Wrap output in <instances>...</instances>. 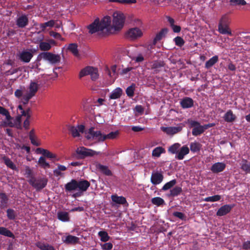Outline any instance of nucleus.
<instances>
[{"instance_id": "nucleus-45", "label": "nucleus", "mask_w": 250, "mask_h": 250, "mask_svg": "<svg viewBox=\"0 0 250 250\" xmlns=\"http://www.w3.org/2000/svg\"><path fill=\"white\" fill-rule=\"evenodd\" d=\"M165 152V149L161 146L156 147L152 151V155L154 157H159Z\"/></svg>"}, {"instance_id": "nucleus-23", "label": "nucleus", "mask_w": 250, "mask_h": 250, "mask_svg": "<svg viewBox=\"0 0 250 250\" xmlns=\"http://www.w3.org/2000/svg\"><path fill=\"white\" fill-rule=\"evenodd\" d=\"M62 241L67 245H75L80 243L79 238L71 235H68L64 240L62 239Z\"/></svg>"}, {"instance_id": "nucleus-60", "label": "nucleus", "mask_w": 250, "mask_h": 250, "mask_svg": "<svg viewBox=\"0 0 250 250\" xmlns=\"http://www.w3.org/2000/svg\"><path fill=\"white\" fill-rule=\"evenodd\" d=\"M188 123L189 125V127H193L194 128L195 126H198L200 124L199 122L195 121H193L191 120H188Z\"/></svg>"}, {"instance_id": "nucleus-58", "label": "nucleus", "mask_w": 250, "mask_h": 250, "mask_svg": "<svg viewBox=\"0 0 250 250\" xmlns=\"http://www.w3.org/2000/svg\"><path fill=\"white\" fill-rule=\"evenodd\" d=\"M7 125L11 127L15 126L17 129H22L21 123L14 124L11 121L8 122Z\"/></svg>"}, {"instance_id": "nucleus-17", "label": "nucleus", "mask_w": 250, "mask_h": 250, "mask_svg": "<svg viewBox=\"0 0 250 250\" xmlns=\"http://www.w3.org/2000/svg\"><path fill=\"white\" fill-rule=\"evenodd\" d=\"M96 169L106 176H112V172L106 166L103 165L100 163H97L95 165Z\"/></svg>"}, {"instance_id": "nucleus-41", "label": "nucleus", "mask_w": 250, "mask_h": 250, "mask_svg": "<svg viewBox=\"0 0 250 250\" xmlns=\"http://www.w3.org/2000/svg\"><path fill=\"white\" fill-rule=\"evenodd\" d=\"M98 235L100 237L101 240L104 242L108 241L110 238L107 232L105 231H99L98 232Z\"/></svg>"}, {"instance_id": "nucleus-27", "label": "nucleus", "mask_w": 250, "mask_h": 250, "mask_svg": "<svg viewBox=\"0 0 250 250\" xmlns=\"http://www.w3.org/2000/svg\"><path fill=\"white\" fill-rule=\"evenodd\" d=\"M8 197L5 193L0 192V208H4L8 206Z\"/></svg>"}, {"instance_id": "nucleus-52", "label": "nucleus", "mask_w": 250, "mask_h": 250, "mask_svg": "<svg viewBox=\"0 0 250 250\" xmlns=\"http://www.w3.org/2000/svg\"><path fill=\"white\" fill-rule=\"evenodd\" d=\"M7 216L9 220H13L16 219V213L15 211L12 208H8L6 210Z\"/></svg>"}, {"instance_id": "nucleus-25", "label": "nucleus", "mask_w": 250, "mask_h": 250, "mask_svg": "<svg viewBox=\"0 0 250 250\" xmlns=\"http://www.w3.org/2000/svg\"><path fill=\"white\" fill-rule=\"evenodd\" d=\"M167 29L166 28L161 29V31L156 34L155 38L153 41V44L155 45L157 42L162 40V38H164L167 34Z\"/></svg>"}, {"instance_id": "nucleus-42", "label": "nucleus", "mask_w": 250, "mask_h": 250, "mask_svg": "<svg viewBox=\"0 0 250 250\" xmlns=\"http://www.w3.org/2000/svg\"><path fill=\"white\" fill-rule=\"evenodd\" d=\"M180 145L179 143H175L169 147L168 151L172 154H177L180 148Z\"/></svg>"}, {"instance_id": "nucleus-49", "label": "nucleus", "mask_w": 250, "mask_h": 250, "mask_svg": "<svg viewBox=\"0 0 250 250\" xmlns=\"http://www.w3.org/2000/svg\"><path fill=\"white\" fill-rule=\"evenodd\" d=\"M118 131L111 132L107 135H104V141L106 139H114L116 138L119 135Z\"/></svg>"}, {"instance_id": "nucleus-24", "label": "nucleus", "mask_w": 250, "mask_h": 250, "mask_svg": "<svg viewBox=\"0 0 250 250\" xmlns=\"http://www.w3.org/2000/svg\"><path fill=\"white\" fill-rule=\"evenodd\" d=\"M116 65H113L111 66L110 69L107 67H106L105 68L106 72L107 73L108 75L113 80V82L118 77V73L116 72Z\"/></svg>"}, {"instance_id": "nucleus-47", "label": "nucleus", "mask_w": 250, "mask_h": 250, "mask_svg": "<svg viewBox=\"0 0 250 250\" xmlns=\"http://www.w3.org/2000/svg\"><path fill=\"white\" fill-rule=\"evenodd\" d=\"M151 203L153 205L160 206L165 204L164 200L161 197H154L151 199Z\"/></svg>"}, {"instance_id": "nucleus-57", "label": "nucleus", "mask_w": 250, "mask_h": 250, "mask_svg": "<svg viewBox=\"0 0 250 250\" xmlns=\"http://www.w3.org/2000/svg\"><path fill=\"white\" fill-rule=\"evenodd\" d=\"M0 114L6 116V118L8 121V122L11 121L13 119V118L10 115L8 110H0Z\"/></svg>"}, {"instance_id": "nucleus-10", "label": "nucleus", "mask_w": 250, "mask_h": 250, "mask_svg": "<svg viewBox=\"0 0 250 250\" xmlns=\"http://www.w3.org/2000/svg\"><path fill=\"white\" fill-rule=\"evenodd\" d=\"M85 127L83 125H78L77 126L73 125H69L68 129L71 134L72 136L74 137H77L80 136V132L83 133Z\"/></svg>"}, {"instance_id": "nucleus-48", "label": "nucleus", "mask_w": 250, "mask_h": 250, "mask_svg": "<svg viewBox=\"0 0 250 250\" xmlns=\"http://www.w3.org/2000/svg\"><path fill=\"white\" fill-rule=\"evenodd\" d=\"M111 2H117L123 4H130L136 3V0H109Z\"/></svg>"}, {"instance_id": "nucleus-7", "label": "nucleus", "mask_w": 250, "mask_h": 250, "mask_svg": "<svg viewBox=\"0 0 250 250\" xmlns=\"http://www.w3.org/2000/svg\"><path fill=\"white\" fill-rule=\"evenodd\" d=\"M76 153L79 155V158L82 159L100 154V152H97L83 146L78 147L76 150Z\"/></svg>"}, {"instance_id": "nucleus-50", "label": "nucleus", "mask_w": 250, "mask_h": 250, "mask_svg": "<svg viewBox=\"0 0 250 250\" xmlns=\"http://www.w3.org/2000/svg\"><path fill=\"white\" fill-rule=\"evenodd\" d=\"M58 218L62 221H67L69 220L68 213L66 212H59L58 213Z\"/></svg>"}, {"instance_id": "nucleus-5", "label": "nucleus", "mask_w": 250, "mask_h": 250, "mask_svg": "<svg viewBox=\"0 0 250 250\" xmlns=\"http://www.w3.org/2000/svg\"><path fill=\"white\" fill-rule=\"evenodd\" d=\"M28 182L34 188L39 191L45 187L48 180L46 178H44L36 179L34 177H31V178Z\"/></svg>"}, {"instance_id": "nucleus-37", "label": "nucleus", "mask_w": 250, "mask_h": 250, "mask_svg": "<svg viewBox=\"0 0 250 250\" xmlns=\"http://www.w3.org/2000/svg\"><path fill=\"white\" fill-rule=\"evenodd\" d=\"M3 160L4 164L7 166V167L13 170L16 169V166L9 158L4 156L3 157Z\"/></svg>"}, {"instance_id": "nucleus-62", "label": "nucleus", "mask_w": 250, "mask_h": 250, "mask_svg": "<svg viewBox=\"0 0 250 250\" xmlns=\"http://www.w3.org/2000/svg\"><path fill=\"white\" fill-rule=\"evenodd\" d=\"M113 247V245L111 243H106L104 244L102 246V248L103 250H110Z\"/></svg>"}, {"instance_id": "nucleus-1", "label": "nucleus", "mask_w": 250, "mask_h": 250, "mask_svg": "<svg viewBox=\"0 0 250 250\" xmlns=\"http://www.w3.org/2000/svg\"><path fill=\"white\" fill-rule=\"evenodd\" d=\"M39 48L41 51L44 52L38 55L37 61H41L43 60L48 61L51 64H56L60 62L61 58L60 55L48 52L51 48V45L49 43L41 41L39 43Z\"/></svg>"}, {"instance_id": "nucleus-31", "label": "nucleus", "mask_w": 250, "mask_h": 250, "mask_svg": "<svg viewBox=\"0 0 250 250\" xmlns=\"http://www.w3.org/2000/svg\"><path fill=\"white\" fill-rule=\"evenodd\" d=\"M111 23V18L109 16L104 17L100 21V24L103 30L110 26Z\"/></svg>"}, {"instance_id": "nucleus-39", "label": "nucleus", "mask_w": 250, "mask_h": 250, "mask_svg": "<svg viewBox=\"0 0 250 250\" xmlns=\"http://www.w3.org/2000/svg\"><path fill=\"white\" fill-rule=\"evenodd\" d=\"M204 130L202 125H200L198 126H195L193 128L192 131V134L193 135L197 136L203 133L204 132Z\"/></svg>"}, {"instance_id": "nucleus-14", "label": "nucleus", "mask_w": 250, "mask_h": 250, "mask_svg": "<svg viewBox=\"0 0 250 250\" xmlns=\"http://www.w3.org/2000/svg\"><path fill=\"white\" fill-rule=\"evenodd\" d=\"M164 179V176L159 171L153 172L151 174L150 181L153 185H156L160 184Z\"/></svg>"}, {"instance_id": "nucleus-20", "label": "nucleus", "mask_w": 250, "mask_h": 250, "mask_svg": "<svg viewBox=\"0 0 250 250\" xmlns=\"http://www.w3.org/2000/svg\"><path fill=\"white\" fill-rule=\"evenodd\" d=\"M66 192H72L77 190V180L72 179L64 186Z\"/></svg>"}, {"instance_id": "nucleus-44", "label": "nucleus", "mask_w": 250, "mask_h": 250, "mask_svg": "<svg viewBox=\"0 0 250 250\" xmlns=\"http://www.w3.org/2000/svg\"><path fill=\"white\" fill-rule=\"evenodd\" d=\"M29 93L33 94L35 95V93L38 90L39 85L37 83L34 82H31L29 86Z\"/></svg>"}, {"instance_id": "nucleus-64", "label": "nucleus", "mask_w": 250, "mask_h": 250, "mask_svg": "<svg viewBox=\"0 0 250 250\" xmlns=\"http://www.w3.org/2000/svg\"><path fill=\"white\" fill-rule=\"evenodd\" d=\"M45 245L46 244L41 242H38L35 244L36 246L41 250H44L45 249Z\"/></svg>"}, {"instance_id": "nucleus-55", "label": "nucleus", "mask_w": 250, "mask_h": 250, "mask_svg": "<svg viewBox=\"0 0 250 250\" xmlns=\"http://www.w3.org/2000/svg\"><path fill=\"white\" fill-rule=\"evenodd\" d=\"M174 41L175 44L179 47H182L183 46L185 42L183 39L179 36L175 37L174 39Z\"/></svg>"}, {"instance_id": "nucleus-12", "label": "nucleus", "mask_w": 250, "mask_h": 250, "mask_svg": "<svg viewBox=\"0 0 250 250\" xmlns=\"http://www.w3.org/2000/svg\"><path fill=\"white\" fill-rule=\"evenodd\" d=\"M165 64V62L163 61H154L151 63V69L154 70L155 73L157 74L162 70Z\"/></svg>"}, {"instance_id": "nucleus-13", "label": "nucleus", "mask_w": 250, "mask_h": 250, "mask_svg": "<svg viewBox=\"0 0 250 250\" xmlns=\"http://www.w3.org/2000/svg\"><path fill=\"white\" fill-rule=\"evenodd\" d=\"M16 22V25L19 28H24L29 23V20L27 16L25 14H22L17 19Z\"/></svg>"}, {"instance_id": "nucleus-6", "label": "nucleus", "mask_w": 250, "mask_h": 250, "mask_svg": "<svg viewBox=\"0 0 250 250\" xmlns=\"http://www.w3.org/2000/svg\"><path fill=\"white\" fill-rule=\"evenodd\" d=\"M85 138L87 140H95L97 142L104 141V135L100 131H94V127L90 128L85 133Z\"/></svg>"}, {"instance_id": "nucleus-11", "label": "nucleus", "mask_w": 250, "mask_h": 250, "mask_svg": "<svg viewBox=\"0 0 250 250\" xmlns=\"http://www.w3.org/2000/svg\"><path fill=\"white\" fill-rule=\"evenodd\" d=\"M89 30V33L93 34L99 31H103L102 27L100 24V21L99 19H96L94 21L87 26Z\"/></svg>"}, {"instance_id": "nucleus-61", "label": "nucleus", "mask_w": 250, "mask_h": 250, "mask_svg": "<svg viewBox=\"0 0 250 250\" xmlns=\"http://www.w3.org/2000/svg\"><path fill=\"white\" fill-rule=\"evenodd\" d=\"M173 216L176 217L180 219L184 220L185 218V215L184 213L181 212L175 211L173 213Z\"/></svg>"}, {"instance_id": "nucleus-34", "label": "nucleus", "mask_w": 250, "mask_h": 250, "mask_svg": "<svg viewBox=\"0 0 250 250\" xmlns=\"http://www.w3.org/2000/svg\"><path fill=\"white\" fill-rule=\"evenodd\" d=\"M112 200L117 203L119 204L124 205L126 203V200L125 198L123 196H118L117 195H112L111 196Z\"/></svg>"}, {"instance_id": "nucleus-30", "label": "nucleus", "mask_w": 250, "mask_h": 250, "mask_svg": "<svg viewBox=\"0 0 250 250\" xmlns=\"http://www.w3.org/2000/svg\"><path fill=\"white\" fill-rule=\"evenodd\" d=\"M241 165V169L242 171H244L245 173H250V162H248L247 160L243 159Z\"/></svg>"}, {"instance_id": "nucleus-33", "label": "nucleus", "mask_w": 250, "mask_h": 250, "mask_svg": "<svg viewBox=\"0 0 250 250\" xmlns=\"http://www.w3.org/2000/svg\"><path fill=\"white\" fill-rule=\"evenodd\" d=\"M0 234L15 238L14 234L10 230L4 227H0Z\"/></svg>"}, {"instance_id": "nucleus-22", "label": "nucleus", "mask_w": 250, "mask_h": 250, "mask_svg": "<svg viewBox=\"0 0 250 250\" xmlns=\"http://www.w3.org/2000/svg\"><path fill=\"white\" fill-rule=\"evenodd\" d=\"M189 152V149L188 146H184L179 148L175 158L178 160H182L184 159V156L188 154Z\"/></svg>"}, {"instance_id": "nucleus-38", "label": "nucleus", "mask_w": 250, "mask_h": 250, "mask_svg": "<svg viewBox=\"0 0 250 250\" xmlns=\"http://www.w3.org/2000/svg\"><path fill=\"white\" fill-rule=\"evenodd\" d=\"M229 2L231 6H244L247 4L245 0H229Z\"/></svg>"}, {"instance_id": "nucleus-36", "label": "nucleus", "mask_w": 250, "mask_h": 250, "mask_svg": "<svg viewBox=\"0 0 250 250\" xmlns=\"http://www.w3.org/2000/svg\"><path fill=\"white\" fill-rule=\"evenodd\" d=\"M177 183L176 179H173L164 185L162 187L161 190L167 191L168 189H171V188L173 187Z\"/></svg>"}, {"instance_id": "nucleus-43", "label": "nucleus", "mask_w": 250, "mask_h": 250, "mask_svg": "<svg viewBox=\"0 0 250 250\" xmlns=\"http://www.w3.org/2000/svg\"><path fill=\"white\" fill-rule=\"evenodd\" d=\"M38 164L43 168H50V167L49 164L46 161L45 158L42 156L39 158Z\"/></svg>"}, {"instance_id": "nucleus-26", "label": "nucleus", "mask_w": 250, "mask_h": 250, "mask_svg": "<svg viewBox=\"0 0 250 250\" xmlns=\"http://www.w3.org/2000/svg\"><path fill=\"white\" fill-rule=\"evenodd\" d=\"M36 152L38 153L42 154L44 157L48 158H56V155L50 152L47 149H43L42 148L39 147L36 149Z\"/></svg>"}, {"instance_id": "nucleus-46", "label": "nucleus", "mask_w": 250, "mask_h": 250, "mask_svg": "<svg viewBox=\"0 0 250 250\" xmlns=\"http://www.w3.org/2000/svg\"><path fill=\"white\" fill-rule=\"evenodd\" d=\"M78 45L76 43H71L68 47V49L74 55L78 56L79 55L78 50L77 49Z\"/></svg>"}, {"instance_id": "nucleus-3", "label": "nucleus", "mask_w": 250, "mask_h": 250, "mask_svg": "<svg viewBox=\"0 0 250 250\" xmlns=\"http://www.w3.org/2000/svg\"><path fill=\"white\" fill-rule=\"evenodd\" d=\"M125 17L123 13L116 11L113 14L112 25L116 30L122 29L124 26Z\"/></svg>"}, {"instance_id": "nucleus-8", "label": "nucleus", "mask_w": 250, "mask_h": 250, "mask_svg": "<svg viewBox=\"0 0 250 250\" xmlns=\"http://www.w3.org/2000/svg\"><path fill=\"white\" fill-rule=\"evenodd\" d=\"M90 186V184L89 182L86 180L83 179L77 181V190H78L79 192L74 194L73 197L76 198V197L81 196L82 193L86 191Z\"/></svg>"}, {"instance_id": "nucleus-28", "label": "nucleus", "mask_w": 250, "mask_h": 250, "mask_svg": "<svg viewBox=\"0 0 250 250\" xmlns=\"http://www.w3.org/2000/svg\"><path fill=\"white\" fill-rule=\"evenodd\" d=\"M182 188L181 187L176 186L170 190V192L167 194L168 197H173L177 196L181 194L182 192Z\"/></svg>"}, {"instance_id": "nucleus-32", "label": "nucleus", "mask_w": 250, "mask_h": 250, "mask_svg": "<svg viewBox=\"0 0 250 250\" xmlns=\"http://www.w3.org/2000/svg\"><path fill=\"white\" fill-rule=\"evenodd\" d=\"M218 61V57L217 55L213 56L205 63V67L207 69L210 68Z\"/></svg>"}, {"instance_id": "nucleus-51", "label": "nucleus", "mask_w": 250, "mask_h": 250, "mask_svg": "<svg viewBox=\"0 0 250 250\" xmlns=\"http://www.w3.org/2000/svg\"><path fill=\"white\" fill-rule=\"evenodd\" d=\"M66 167L62 165H58V168L55 169L53 171V173L54 175H55L57 176H62V173L61 172V171H65L66 170Z\"/></svg>"}, {"instance_id": "nucleus-9", "label": "nucleus", "mask_w": 250, "mask_h": 250, "mask_svg": "<svg viewBox=\"0 0 250 250\" xmlns=\"http://www.w3.org/2000/svg\"><path fill=\"white\" fill-rule=\"evenodd\" d=\"M35 49H30V51L23 50L19 55L20 60L24 62H29L33 57V53L35 52Z\"/></svg>"}, {"instance_id": "nucleus-19", "label": "nucleus", "mask_w": 250, "mask_h": 250, "mask_svg": "<svg viewBox=\"0 0 250 250\" xmlns=\"http://www.w3.org/2000/svg\"><path fill=\"white\" fill-rule=\"evenodd\" d=\"M161 129L168 134L173 135L181 131L182 129V127L181 126L174 127H162Z\"/></svg>"}, {"instance_id": "nucleus-35", "label": "nucleus", "mask_w": 250, "mask_h": 250, "mask_svg": "<svg viewBox=\"0 0 250 250\" xmlns=\"http://www.w3.org/2000/svg\"><path fill=\"white\" fill-rule=\"evenodd\" d=\"M224 118L226 122H232L235 120L236 116L231 110H229L225 114Z\"/></svg>"}, {"instance_id": "nucleus-4", "label": "nucleus", "mask_w": 250, "mask_h": 250, "mask_svg": "<svg viewBox=\"0 0 250 250\" xmlns=\"http://www.w3.org/2000/svg\"><path fill=\"white\" fill-rule=\"evenodd\" d=\"M90 75L92 81H96L99 78L98 69L92 66H86L82 69L79 73L80 78Z\"/></svg>"}, {"instance_id": "nucleus-63", "label": "nucleus", "mask_w": 250, "mask_h": 250, "mask_svg": "<svg viewBox=\"0 0 250 250\" xmlns=\"http://www.w3.org/2000/svg\"><path fill=\"white\" fill-rule=\"evenodd\" d=\"M49 35L54 37V38H56V39H61V35L60 33H57V32H54V31H50V33H49Z\"/></svg>"}, {"instance_id": "nucleus-18", "label": "nucleus", "mask_w": 250, "mask_h": 250, "mask_svg": "<svg viewBox=\"0 0 250 250\" xmlns=\"http://www.w3.org/2000/svg\"><path fill=\"white\" fill-rule=\"evenodd\" d=\"M180 104L183 108H191L194 104V101L191 98L186 97L181 100Z\"/></svg>"}, {"instance_id": "nucleus-40", "label": "nucleus", "mask_w": 250, "mask_h": 250, "mask_svg": "<svg viewBox=\"0 0 250 250\" xmlns=\"http://www.w3.org/2000/svg\"><path fill=\"white\" fill-rule=\"evenodd\" d=\"M135 87L136 85L134 83H132L131 85L127 87L125 92L127 96L132 97L134 96Z\"/></svg>"}, {"instance_id": "nucleus-54", "label": "nucleus", "mask_w": 250, "mask_h": 250, "mask_svg": "<svg viewBox=\"0 0 250 250\" xmlns=\"http://www.w3.org/2000/svg\"><path fill=\"white\" fill-rule=\"evenodd\" d=\"M221 196L219 195H215L212 196L208 197L204 199L206 202H216L219 201Z\"/></svg>"}, {"instance_id": "nucleus-2", "label": "nucleus", "mask_w": 250, "mask_h": 250, "mask_svg": "<svg viewBox=\"0 0 250 250\" xmlns=\"http://www.w3.org/2000/svg\"><path fill=\"white\" fill-rule=\"evenodd\" d=\"M229 18L226 15H223L219 21L218 32L223 35H232L231 31L229 28Z\"/></svg>"}, {"instance_id": "nucleus-16", "label": "nucleus", "mask_w": 250, "mask_h": 250, "mask_svg": "<svg viewBox=\"0 0 250 250\" xmlns=\"http://www.w3.org/2000/svg\"><path fill=\"white\" fill-rule=\"evenodd\" d=\"M233 207V205H225L218 209L216 212V215L217 216H224L229 213Z\"/></svg>"}, {"instance_id": "nucleus-56", "label": "nucleus", "mask_w": 250, "mask_h": 250, "mask_svg": "<svg viewBox=\"0 0 250 250\" xmlns=\"http://www.w3.org/2000/svg\"><path fill=\"white\" fill-rule=\"evenodd\" d=\"M34 96L33 94H31L30 93H26L25 95H23V98H22V102L24 104H26L28 103L29 100L33 96Z\"/></svg>"}, {"instance_id": "nucleus-15", "label": "nucleus", "mask_w": 250, "mask_h": 250, "mask_svg": "<svg viewBox=\"0 0 250 250\" xmlns=\"http://www.w3.org/2000/svg\"><path fill=\"white\" fill-rule=\"evenodd\" d=\"M142 32L141 30L137 27L129 29L126 34L127 38L135 39L142 36Z\"/></svg>"}, {"instance_id": "nucleus-29", "label": "nucleus", "mask_w": 250, "mask_h": 250, "mask_svg": "<svg viewBox=\"0 0 250 250\" xmlns=\"http://www.w3.org/2000/svg\"><path fill=\"white\" fill-rule=\"evenodd\" d=\"M123 93V90L120 88L117 87L113 90L109 96L110 99H117L121 97Z\"/></svg>"}, {"instance_id": "nucleus-53", "label": "nucleus", "mask_w": 250, "mask_h": 250, "mask_svg": "<svg viewBox=\"0 0 250 250\" xmlns=\"http://www.w3.org/2000/svg\"><path fill=\"white\" fill-rule=\"evenodd\" d=\"M201 145L199 143H191L190 145V148L192 152H197L200 150Z\"/></svg>"}, {"instance_id": "nucleus-59", "label": "nucleus", "mask_w": 250, "mask_h": 250, "mask_svg": "<svg viewBox=\"0 0 250 250\" xmlns=\"http://www.w3.org/2000/svg\"><path fill=\"white\" fill-rule=\"evenodd\" d=\"M30 118V115H28L27 117H26V119L25 120V121L23 122V127L26 129L27 130L29 128V125H30V122H29V119Z\"/></svg>"}, {"instance_id": "nucleus-21", "label": "nucleus", "mask_w": 250, "mask_h": 250, "mask_svg": "<svg viewBox=\"0 0 250 250\" xmlns=\"http://www.w3.org/2000/svg\"><path fill=\"white\" fill-rule=\"evenodd\" d=\"M226 167V164L223 163H216L210 167V170L214 173L223 171Z\"/></svg>"}]
</instances>
